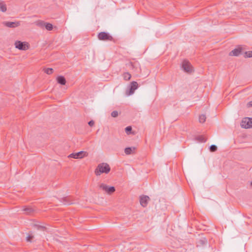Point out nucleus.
<instances>
[{"mask_svg":"<svg viewBox=\"0 0 252 252\" xmlns=\"http://www.w3.org/2000/svg\"><path fill=\"white\" fill-rule=\"evenodd\" d=\"M111 170L110 167L107 163L103 162L99 164L96 169L94 173L96 176H99L102 173L108 174Z\"/></svg>","mask_w":252,"mask_h":252,"instance_id":"1","label":"nucleus"},{"mask_svg":"<svg viewBox=\"0 0 252 252\" xmlns=\"http://www.w3.org/2000/svg\"><path fill=\"white\" fill-rule=\"evenodd\" d=\"M15 47L20 50H27L29 48V44L27 42L17 40L15 42Z\"/></svg>","mask_w":252,"mask_h":252,"instance_id":"2","label":"nucleus"},{"mask_svg":"<svg viewBox=\"0 0 252 252\" xmlns=\"http://www.w3.org/2000/svg\"><path fill=\"white\" fill-rule=\"evenodd\" d=\"M98 38L100 40L103 41H112L113 40V37L110 35L108 32H100L98 34Z\"/></svg>","mask_w":252,"mask_h":252,"instance_id":"3","label":"nucleus"},{"mask_svg":"<svg viewBox=\"0 0 252 252\" xmlns=\"http://www.w3.org/2000/svg\"><path fill=\"white\" fill-rule=\"evenodd\" d=\"M138 84L136 81H132L130 83L129 86L128 87L127 90L126 91V94L127 95L132 94L135 90L138 88Z\"/></svg>","mask_w":252,"mask_h":252,"instance_id":"4","label":"nucleus"},{"mask_svg":"<svg viewBox=\"0 0 252 252\" xmlns=\"http://www.w3.org/2000/svg\"><path fill=\"white\" fill-rule=\"evenodd\" d=\"M88 154L87 152L80 151L75 153H72L70 154L68 157L69 158H73L75 159L82 158L84 157H87Z\"/></svg>","mask_w":252,"mask_h":252,"instance_id":"5","label":"nucleus"},{"mask_svg":"<svg viewBox=\"0 0 252 252\" xmlns=\"http://www.w3.org/2000/svg\"><path fill=\"white\" fill-rule=\"evenodd\" d=\"M99 187L108 194H111L115 191V188L114 187H109L103 183L100 184Z\"/></svg>","mask_w":252,"mask_h":252,"instance_id":"6","label":"nucleus"},{"mask_svg":"<svg viewBox=\"0 0 252 252\" xmlns=\"http://www.w3.org/2000/svg\"><path fill=\"white\" fill-rule=\"evenodd\" d=\"M241 126L245 128L252 127V118H244L241 123Z\"/></svg>","mask_w":252,"mask_h":252,"instance_id":"7","label":"nucleus"},{"mask_svg":"<svg viewBox=\"0 0 252 252\" xmlns=\"http://www.w3.org/2000/svg\"><path fill=\"white\" fill-rule=\"evenodd\" d=\"M182 68L184 70L187 72H191L192 71V66L190 63L187 61H184L182 63Z\"/></svg>","mask_w":252,"mask_h":252,"instance_id":"8","label":"nucleus"},{"mask_svg":"<svg viewBox=\"0 0 252 252\" xmlns=\"http://www.w3.org/2000/svg\"><path fill=\"white\" fill-rule=\"evenodd\" d=\"M3 25L9 28H16L20 25V21L16 22H3Z\"/></svg>","mask_w":252,"mask_h":252,"instance_id":"9","label":"nucleus"},{"mask_svg":"<svg viewBox=\"0 0 252 252\" xmlns=\"http://www.w3.org/2000/svg\"><path fill=\"white\" fill-rule=\"evenodd\" d=\"M150 200V198L148 196L143 195L140 198V204L144 207L147 206L148 201Z\"/></svg>","mask_w":252,"mask_h":252,"instance_id":"10","label":"nucleus"},{"mask_svg":"<svg viewBox=\"0 0 252 252\" xmlns=\"http://www.w3.org/2000/svg\"><path fill=\"white\" fill-rule=\"evenodd\" d=\"M242 50V48L241 46H239L237 48L231 51L229 53V55L231 56H238L241 53Z\"/></svg>","mask_w":252,"mask_h":252,"instance_id":"11","label":"nucleus"},{"mask_svg":"<svg viewBox=\"0 0 252 252\" xmlns=\"http://www.w3.org/2000/svg\"><path fill=\"white\" fill-rule=\"evenodd\" d=\"M38 25L41 27H45L48 31H51L53 29V25L51 24L45 23L43 21L39 22Z\"/></svg>","mask_w":252,"mask_h":252,"instance_id":"12","label":"nucleus"},{"mask_svg":"<svg viewBox=\"0 0 252 252\" xmlns=\"http://www.w3.org/2000/svg\"><path fill=\"white\" fill-rule=\"evenodd\" d=\"M57 82L62 85H64L66 84V81L65 77L63 76H59L57 78Z\"/></svg>","mask_w":252,"mask_h":252,"instance_id":"13","label":"nucleus"},{"mask_svg":"<svg viewBox=\"0 0 252 252\" xmlns=\"http://www.w3.org/2000/svg\"><path fill=\"white\" fill-rule=\"evenodd\" d=\"M135 150L134 147H127L125 148V153L126 155H130L132 154Z\"/></svg>","mask_w":252,"mask_h":252,"instance_id":"14","label":"nucleus"},{"mask_svg":"<svg viewBox=\"0 0 252 252\" xmlns=\"http://www.w3.org/2000/svg\"><path fill=\"white\" fill-rule=\"evenodd\" d=\"M63 203L64 205H70L73 204V202L70 200L69 197H65L62 198Z\"/></svg>","mask_w":252,"mask_h":252,"instance_id":"15","label":"nucleus"},{"mask_svg":"<svg viewBox=\"0 0 252 252\" xmlns=\"http://www.w3.org/2000/svg\"><path fill=\"white\" fill-rule=\"evenodd\" d=\"M6 5L4 2L0 0V11L4 12L6 11Z\"/></svg>","mask_w":252,"mask_h":252,"instance_id":"16","label":"nucleus"},{"mask_svg":"<svg viewBox=\"0 0 252 252\" xmlns=\"http://www.w3.org/2000/svg\"><path fill=\"white\" fill-rule=\"evenodd\" d=\"M139 64L138 63L135 62V63H132V62H129L128 63H127L126 65L129 67L131 69H133L135 68H137V65Z\"/></svg>","mask_w":252,"mask_h":252,"instance_id":"17","label":"nucleus"},{"mask_svg":"<svg viewBox=\"0 0 252 252\" xmlns=\"http://www.w3.org/2000/svg\"><path fill=\"white\" fill-rule=\"evenodd\" d=\"M23 211L25 212V213L27 215H30L33 212V210L32 209V208L30 207H25L23 209Z\"/></svg>","mask_w":252,"mask_h":252,"instance_id":"18","label":"nucleus"},{"mask_svg":"<svg viewBox=\"0 0 252 252\" xmlns=\"http://www.w3.org/2000/svg\"><path fill=\"white\" fill-rule=\"evenodd\" d=\"M33 226L38 230L44 231L46 229V227L39 225L38 224H34Z\"/></svg>","mask_w":252,"mask_h":252,"instance_id":"19","label":"nucleus"},{"mask_svg":"<svg viewBox=\"0 0 252 252\" xmlns=\"http://www.w3.org/2000/svg\"><path fill=\"white\" fill-rule=\"evenodd\" d=\"M124 79L126 81H128L131 78V75L128 72H125L123 75Z\"/></svg>","mask_w":252,"mask_h":252,"instance_id":"20","label":"nucleus"},{"mask_svg":"<svg viewBox=\"0 0 252 252\" xmlns=\"http://www.w3.org/2000/svg\"><path fill=\"white\" fill-rule=\"evenodd\" d=\"M195 139L200 142H205L206 141V139L202 135L197 136Z\"/></svg>","mask_w":252,"mask_h":252,"instance_id":"21","label":"nucleus"},{"mask_svg":"<svg viewBox=\"0 0 252 252\" xmlns=\"http://www.w3.org/2000/svg\"><path fill=\"white\" fill-rule=\"evenodd\" d=\"M43 70L45 73L49 75L52 74L54 71L53 69L52 68H44Z\"/></svg>","mask_w":252,"mask_h":252,"instance_id":"22","label":"nucleus"},{"mask_svg":"<svg viewBox=\"0 0 252 252\" xmlns=\"http://www.w3.org/2000/svg\"><path fill=\"white\" fill-rule=\"evenodd\" d=\"M206 117L205 115H201L199 117V122L201 123H204L206 121Z\"/></svg>","mask_w":252,"mask_h":252,"instance_id":"23","label":"nucleus"},{"mask_svg":"<svg viewBox=\"0 0 252 252\" xmlns=\"http://www.w3.org/2000/svg\"><path fill=\"white\" fill-rule=\"evenodd\" d=\"M245 58H251L252 57V51H249L245 52Z\"/></svg>","mask_w":252,"mask_h":252,"instance_id":"24","label":"nucleus"},{"mask_svg":"<svg viewBox=\"0 0 252 252\" xmlns=\"http://www.w3.org/2000/svg\"><path fill=\"white\" fill-rule=\"evenodd\" d=\"M210 151L212 152H216L217 150V147L215 145H212L210 148Z\"/></svg>","mask_w":252,"mask_h":252,"instance_id":"25","label":"nucleus"},{"mask_svg":"<svg viewBox=\"0 0 252 252\" xmlns=\"http://www.w3.org/2000/svg\"><path fill=\"white\" fill-rule=\"evenodd\" d=\"M131 130H132V127L130 126H128L126 127V128H125L126 132L127 134H130V133L131 131Z\"/></svg>","mask_w":252,"mask_h":252,"instance_id":"26","label":"nucleus"},{"mask_svg":"<svg viewBox=\"0 0 252 252\" xmlns=\"http://www.w3.org/2000/svg\"><path fill=\"white\" fill-rule=\"evenodd\" d=\"M111 115L112 117L116 118L118 116V112L117 111L112 112Z\"/></svg>","mask_w":252,"mask_h":252,"instance_id":"27","label":"nucleus"},{"mask_svg":"<svg viewBox=\"0 0 252 252\" xmlns=\"http://www.w3.org/2000/svg\"><path fill=\"white\" fill-rule=\"evenodd\" d=\"M33 238V236L32 235H29L27 238L26 240L28 242H31L32 239Z\"/></svg>","mask_w":252,"mask_h":252,"instance_id":"28","label":"nucleus"},{"mask_svg":"<svg viewBox=\"0 0 252 252\" xmlns=\"http://www.w3.org/2000/svg\"><path fill=\"white\" fill-rule=\"evenodd\" d=\"M88 125H89L90 126L92 127V126H94V122L93 120H91V121H89V122H88Z\"/></svg>","mask_w":252,"mask_h":252,"instance_id":"29","label":"nucleus"},{"mask_svg":"<svg viewBox=\"0 0 252 252\" xmlns=\"http://www.w3.org/2000/svg\"><path fill=\"white\" fill-rule=\"evenodd\" d=\"M247 106L248 107H252V101H250L247 104Z\"/></svg>","mask_w":252,"mask_h":252,"instance_id":"30","label":"nucleus"},{"mask_svg":"<svg viewBox=\"0 0 252 252\" xmlns=\"http://www.w3.org/2000/svg\"><path fill=\"white\" fill-rule=\"evenodd\" d=\"M251 185L252 186V181L251 182Z\"/></svg>","mask_w":252,"mask_h":252,"instance_id":"31","label":"nucleus"}]
</instances>
